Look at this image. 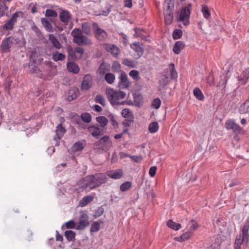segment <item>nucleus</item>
<instances>
[{
    "label": "nucleus",
    "mask_w": 249,
    "mask_h": 249,
    "mask_svg": "<svg viewBox=\"0 0 249 249\" xmlns=\"http://www.w3.org/2000/svg\"><path fill=\"white\" fill-rule=\"evenodd\" d=\"M100 223L97 221L94 222L90 228V231L92 232H97L100 230Z\"/></svg>",
    "instance_id": "46"
},
{
    "label": "nucleus",
    "mask_w": 249,
    "mask_h": 249,
    "mask_svg": "<svg viewBox=\"0 0 249 249\" xmlns=\"http://www.w3.org/2000/svg\"><path fill=\"white\" fill-rule=\"evenodd\" d=\"M36 55V53L35 52L32 51V53L30 55V59L35 63H36V60L35 59Z\"/></svg>",
    "instance_id": "62"
},
{
    "label": "nucleus",
    "mask_w": 249,
    "mask_h": 249,
    "mask_svg": "<svg viewBox=\"0 0 249 249\" xmlns=\"http://www.w3.org/2000/svg\"><path fill=\"white\" fill-rule=\"evenodd\" d=\"M122 63L130 68H135L136 67V64L132 60H129L127 58H124L123 59Z\"/></svg>",
    "instance_id": "45"
},
{
    "label": "nucleus",
    "mask_w": 249,
    "mask_h": 249,
    "mask_svg": "<svg viewBox=\"0 0 249 249\" xmlns=\"http://www.w3.org/2000/svg\"><path fill=\"white\" fill-rule=\"evenodd\" d=\"M130 47L137 53L139 58L142 55L144 50L142 44L140 42H134L130 45Z\"/></svg>",
    "instance_id": "16"
},
{
    "label": "nucleus",
    "mask_w": 249,
    "mask_h": 249,
    "mask_svg": "<svg viewBox=\"0 0 249 249\" xmlns=\"http://www.w3.org/2000/svg\"><path fill=\"white\" fill-rule=\"evenodd\" d=\"M77 224H75L73 220H70L65 223L66 228L68 229H73L76 227Z\"/></svg>",
    "instance_id": "54"
},
{
    "label": "nucleus",
    "mask_w": 249,
    "mask_h": 249,
    "mask_svg": "<svg viewBox=\"0 0 249 249\" xmlns=\"http://www.w3.org/2000/svg\"><path fill=\"white\" fill-rule=\"evenodd\" d=\"M112 71L115 72H118L121 71V65L120 64L114 62L112 66Z\"/></svg>",
    "instance_id": "56"
},
{
    "label": "nucleus",
    "mask_w": 249,
    "mask_h": 249,
    "mask_svg": "<svg viewBox=\"0 0 249 249\" xmlns=\"http://www.w3.org/2000/svg\"><path fill=\"white\" fill-rule=\"evenodd\" d=\"M124 5L125 7L131 8L132 6V0H124Z\"/></svg>",
    "instance_id": "60"
},
{
    "label": "nucleus",
    "mask_w": 249,
    "mask_h": 249,
    "mask_svg": "<svg viewBox=\"0 0 249 249\" xmlns=\"http://www.w3.org/2000/svg\"><path fill=\"white\" fill-rule=\"evenodd\" d=\"M56 135L54 137V140L56 141H58L63 136L66 132V129L62 126L61 124H59L56 129Z\"/></svg>",
    "instance_id": "19"
},
{
    "label": "nucleus",
    "mask_w": 249,
    "mask_h": 249,
    "mask_svg": "<svg viewBox=\"0 0 249 249\" xmlns=\"http://www.w3.org/2000/svg\"><path fill=\"white\" fill-rule=\"evenodd\" d=\"M249 223L247 222L244 225L242 229V235H239L235 239L234 243L235 249L241 248V246L243 243H247L249 240Z\"/></svg>",
    "instance_id": "2"
},
{
    "label": "nucleus",
    "mask_w": 249,
    "mask_h": 249,
    "mask_svg": "<svg viewBox=\"0 0 249 249\" xmlns=\"http://www.w3.org/2000/svg\"><path fill=\"white\" fill-rule=\"evenodd\" d=\"M170 67H171L170 70V74L172 78H177L178 77V74L177 72L174 68V65L173 64H171L170 65Z\"/></svg>",
    "instance_id": "51"
},
{
    "label": "nucleus",
    "mask_w": 249,
    "mask_h": 249,
    "mask_svg": "<svg viewBox=\"0 0 249 249\" xmlns=\"http://www.w3.org/2000/svg\"><path fill=\"white\" fill-rule=\"evenodd\" d=\"M91 178L90 175H89L80 179L78 182L79 188L84 190L89 187L90 189L92 190V183Z\"/></svg>",
    "instance_id": "9"
},
{
    "label": "nucleus",
    "mask_w": 249,
    "mask_h": 249,
    "mask_svg": "<svg viewBox=\"0 0 249 249\" xmlns=\"http://www.w3.org/2000/svg\"><path fill=\"white\" fill-rule=\"evenodd\" d=\"M73 41L79 45H89L91 41L85 36L82 35L80 29H74L72 33Z\"/></svg>",
    "instance_id": "3"
},
{
    "label": "nucleus",
    "mask_w": 249,
    "mask_h": 249,
    "mask_svg": "<svg viewBox=\"0 0 249 249\" xmlns=\"http://www.w3.org/2000/svg\"><path fill=\"white\" fill-rule=\"evenodd\" d=\"M92 135L95 137L98 138V136L100 135V131L98 128H95V130L91 132Z\"/></svg>",
    "instance_id": "59"
},
{
    "label": "nucleus",
    "mask_w": 249,
    "mask_h": 249,
    "mask_svg": "<svg viewBox=\"0 0 249 249\" xmlns=\"http://www.w3.org/2000/svg\"><path fill=\"white\" fill-rule=\"evenodd\" d=\"M81 117L82 120L87 123L90 122L91 120V116L89 113H82L81 114Z\"/></svg>",
    "instance_id": "49"
},
{
    "label": "nucleus",
    "mask_w": 249,
    "mask_h": 249,
    "mask_svg": "<svg viewBox=\"0 0 249 249\" xmlns=\"http://www.w3.org/2000/svg\"><path fill=\"white\" fill-rule=\"evenodd\" d=\"M94 199L93 196L88 195L84 196L79 202V205L81 207L86 206L88 203L92 201Z\"/></svg>",
    "instance_id": "31"
},
{
    "label": "nucleus",
    "mask_w": 249,
    "mask_h": 249,
    "mask_svg": "<svg viewBox=\"0 0 249 249\" xmlns=\"http://www.w3.org/2000/svg\"><path fill=\"white\" fill-rule=\"evenodd\" d=\"M49 39L56 49H60L62 48V45L58 39H57L53 35H49Z\"/></svg>",
    "instance_id": "25"
},
{
    "label": "nucleus",
    "mask_w": 249,
    "mask_h": 249,
    "mask_svg": "<svg viewBox=\"0 0 249 249\" xmlns=\"http://www.w3.org/2000/svg\"><path fill=\"white\" fill-rule=\"evenodd\" d=\"M65 58V55L62 53H60L58 51H56L53 53L52 59L55 62L58 61H62Z\"/></svg>",
    "instance_id": "33"
},
{
    "label": "nucleus",
    "mask_w": 249,
    "mask_h": 249,
    "mask_svg": "<svg viewBox=\"0 0 249 249\" xmlns=\"http://www.w3.org/2000/svg\"><path fill=\"white\" fill-rule=\"evenodd\" d=\"M74 53L76 56L80 58L84 53V50L81 47H77L75 48Z\"/></svg>",
    "instance_id": "57"
},
{
    "label": "nucleus",
    "mask_w": 249,
    "mask_h": 249,
    "mask_svg": "<svg viewBox=\"0 0 249 249\" xmlns=\"http://www.w3.org/2000/svg\"><path fill=\"white\" fill-rule=\"evenodd\" d=\"M239 110L241 114L249 112V97L244 103L240 106Z\"/></svg>",
    "instance_id": "30"
},
{
    "label": "nucleus",
    "mask_w": 249,
    "mask_h": 249,
    "mask_svg": "<svg viewBox=\"0 0 249 249\" xmlns=\"http://www.w3.org/2000/svg\"><path fill=\"white\" fill-rule=\"evenodd\" d=\"M8 7L3 2H0V17L3 16L7 11L8 10Z\"/></svg>",
    "instance_id": "48"
},
{
    "label": "nucleus",
    "mask_w": 249,
    "mask_h": 249,
    "mask_svg": "<svg viewBox=\"0 0 249 249\" xmlns=\"http://www.w3.org/2000/svg\"><path fill=\"white\" fill-rule=\"evenodd\" d=\"M191 225H190L189 231H193L194 232L198 227V225L197 223L194 220H192L191 221Z\"/></svg>",
    "instance_id": "53"
},
{
    "label": "nucleus",
    "mask_w": 249,
    "mask_h": 249,
    "mask_svg": "<svg viewBox=\"0 0 249 249\" xmlns=\"http://www.w3.org/2000/svg\"><path fill=\"white\" fill-rule=\"evenodd\" d=\"M19 42V39L14 36H10L3 39L1 43V49L4 53L10 51V49L13 44H17Z\"/></svg>",
    "instance_id": "7"
},
{
    "label": "nucleus",
    "mask_w": 249,
    "mask_h": 249,
    "mask_svg": "<svg viewBox=\"0 0 249 249\" xmlns=\"http://www.w3.org/2000/svg\"><path fill=\"white\" fill-rule=\"evenodd\" d=\"M45 16L55 18L57 17V13L55 10L47 9L45 11Z\"/></svg>",
    "instance_id": "47"
},
{
    "label": "nucleus",
    "mask_w": 249,
    "mask_h": 249,
    "mask_svg": "<svg viewBox=\"0 0 249 249\" xmlns=\"http://www.w3.org/2000/svg\"><path fill=\"white\" fill-rule=\"evenodd\" d=\"M111 142L109 140V136H105L100 140L95 143L96 146H98L103 149H107L111 146Z\"/></svg>",
    "instance_id": "12"
},
{
    "label": "nucleus",
    "mask_w": 249,
    "mask_h": 249,
    "mask_svg": "<svg viewBox=\"0 0 249 249\" xmlns=\"http://www.w3.org/2000/svg\"><path fill=\"white\" fill-rule=\"evenodd\" d=\"M201 11L204 18L209 20L211 18V12L208 6L205 4L201 5Z\"/></svg>",
    "instance_id": "27"
},
{
    "label": "nucleus",
    "mask_w": 249,
    "mask_h": 249,
    "mask_svg": "<svg viewBox=\"0 0 249 249\" xmlns=\"http://www.w3.org/2000/svg\"><path fill=\"white\" fill-rule=\"evenodd\" d=\"M107 175L111 178L118 179L123 177V172L122 169H118L107 171Z\"/></svg>",
    "instance_id": "17"
},
{
    "label": "nucleus",
    "mask_w": 249,
    "mask_h": 249,
    "mask_svg": "<svg viewBox=\"0 0 249 249\" xmlns=\"http://www.w3.org/2000/svg\"><path fill=\"white\" fill-rule=\"evenodd\" d=\"M103 47L107 52L110 53L114 57H118L120 49L116 45L112 44L106 43L104 45Z\"/></svg>",
    "instance_id": "10"
},
{
    "label": "nucleus",
    "mask_w": 249,
    "mask_h": 249,
    "mask_svg": "<svg viewBox=\"0 0 249 249\" xmlns=\"http://www.w3.org/2000/svg\"><path fill=\"white\" fill-rule=\"evenodd\" d=\"M184 46L185 44L183 42L178 41L174 45L173 51L175 53L178 54L183 50Z\"/></svg>",
    "instance_id": "24"
},
{
    "label": "nucleus",
    "mask_w": 249,
    "mask_h": 249,
    "mask_svg": "<svg viewBox=\"0 0 249 249\" xmlns=\"http://www.w3.org/2000/svg\"><path fill=\"white\" fill-rule=\"evenodd\" d=\"M89 224V217L87 214L83 213L79 217V222L77 223L76 229L77 230L84 229Z\"/></svg>",
    "instance_id": "13"
},
{
    "label": "nucleus",
    "mask_w": 249,
    "mask_h": 249,
    "mask_svg": "<svg viewBox=\"0 0 249 249\" xmlns=\"http://www.w3.org/2000/svg\"><path fill=\"white\" fill-rule=\"evenodd\" d=\"M106 94L109 101L113 106L124 105L125 103L124 100L126 94L122 91L107 89H106Z\"/></svg>",
    "instance_id": "1"
},
{
    "label": "nucleus",
    "mask_w": 249,
    "mask_h": 249,
    "mask_svg": "<svg viewBox=\"0 0 249 249\" xmlns=\"http://www.w3.org/2000/svg\"><path fill=\"white\" fill-rule=\"evenodd\" d=\"M167 225L170 228L175 231H178L181 228V226L179 223L174 222L172 220H169L167 222Z\"/></svg>",
    "instance_id": "35"
},
{
    "label": "nucleus",
    "mask_w": 249,
    "mask_h": 249,
    "mask_svg": "<svg viewBox=\"0 0 249 249\" xmlns=\"http://www.w3.org/2000/svg\"><path fill=\"white\" fill-rule=\"evenodd\" d=\"M19 13L18 12L14 13L11 18L6 21L5 24L1 26L0 28V31L2 32V30L9 31L13 30L14 28L15 24L17 21V19L19 17Z\"/></svg>",
    "instance_id": "8"
},
{
    "label": "nucleus",
    "mask_w": 249,
    "mask_h": 249,
    "mask_svg": "<svg viewBox=\"0 0 249 249\" xmlns=\"http://www.w3.org/2000/svg\"><path fill=\"white\" fill-rule=\"evenodd\" d=\"M194 234V231H187L186 232H185V233H183L182 234L183 238H184V240L185 241L186 240H187L191 238V237L193 236Z\"/></svg>",
    "instance_id": "55"
},
{
    "label": "nucleus",
    "mask_w": 249,
    "mask_h": 249,
    "mask_svg": "<svg viewBox=\"0 0 249 249\" xmlns=\"http://www.w3.org/2000/svg\"><path fill=\"white\" fill-rule=\"evenodd\" d=\"M193 93L194 96L199 101H202L204 99V96L200 90V89L198 88H196L194 89L193 90Z\"/></svg>",
    "instance_id": "36"
},
{
    "label": "nucleus",
    "mask_w": 249,
    "mask_h": 249,
    "mask_svg": "<svg viewBox=\"0 0 249 249\" xmlns=\"http://www.w3.org/2000/svg\"><path fill=\"white\" fill-rule=\"evenodd\" d=\"M32 29L34 31V32H35L38 36L42 34L39 29L36 26H34Z\"/></svg>",
    "instance_id": "61"
},
{
    "label": "nucleus",
    "mask_w": 249,
    "mask_h": 249,
    "mask_svg": "<svg viewBox=\"0 0 249 249\" xmlns=\"http://www.w3.org/2000/svg\"><path fill=\"white\" fill-rule=\"evenodd\" d=\"M92 28L95 38L100 41H104L107 38V34L105 30L99 27L97 23L92 24Z\"/></svg>",
    "instance_id": "5"
},
{
    "label": "nucleus",
    "mask_w": 249,
    "mask_h": 249,
    "mask_svg": "<svg viewBox=\"0 0 249 249\" xmlns=\"http://www.w3.org/2000/svg\"><path fill=\"white\" fill-rule=\"evenodd\" d=\"M65 236L69 241H71L75 239V233L72 231H67L65 232Z\"/></svg>",
    "instance_id": "40"
},
{
    "label": "nucleus",
    "mask_w": 249,
    "mask_h": 249,
    "mask_svg": "<svg viewBox=\"0 0 249 249\" xmlns=\"http://www.w3.org/2000/svg\"><path fill=\"white\" fill-rule=\"evenodd\" d=\"M96 121L99 123L101 126H105L107 125L108 120L107 118L105 116H99L96 118Z\"/></svg>",
    "instance_id": "44"
},
{
    "label": "nucleus",
    "mask_w": 249,
    "mask_h": 249,
    "mask_svg": "<svg viewBox=\"0 0 249 249\" xmlns=\"http://www.w3.org/2000/svg\"><path fill=\"white\" fill-rule=\"evenodd\" d=\"M131 187V182L125 181L120 185V189L122 192H125L130 189Z\"/></svg>",
    "instance_id": "37"
},
{
    "label": "nucleus",
    "mask_w": 249,
    "mask_h": 249,
    "mask_svg": "<svg viewBox=\"0 0 249 249\" xmlns=\"http://www.w3.org/2000/svg\"><path fill=\"white\" fill-rule=\"evenodd\" d=\"M86 144L85 141H81L76 142L73 144L72 149L74 151L82 150Z\"/></svg>",
    "instance_id": "23"
},
{
    "label": "nucleus",
    "mask_w": 249,
    "mask_h": 249,
    "mask_svg": "<svg viewBox=\"0 0 249 249\" xmlns=\"http://www.w3.org/2000/svg\"><path fill=\"white\" fill-rule=\"evenodd\" d=\"M82 32L86 35H89L91 33L90 26L89 23L85 22L82 26Z\"/></svg>",
    "instance_id": "42"
},
{
    "label": "nucleus",
    "mask_w": 249,
    "mask_h": 249,
    "mask_svg": "<svg viewBox=\"0 0 249 249\" xmlns=\"http://www.w3.org/2000/svg\"><path fill=\"white\" fill-rule=\"evenodd\" d=\"M94 109L97 112H101L102 110V107L98 105L94 106Z\"/></svg>",
    "instance_id": "64"
},
{
    "label": "nucleus",
    "mask_w": 249,
    "mask_h": 249,
    "mask_svg": "<svg viewBox=\"0 0 249 249\" xmlns=\"http://www.w3.org/2000/svg\"><path fill=\"white\" fill-rule=\"evenodd\" d=\"M129 75L135 81H138L140 79L139 72L137 70H131L129 72Z\"/></svg>",
    "instance_id": "38"
},
{
    "label": "nucleus",
    "mask_w": 249,
    "mask_h": 249,
    "mask_svg": "<svg viewBox=\"0 0 249 249\" xmlns=\"http://www.w3.org/2000/svg\"><path fill=\"white\" fill-rule=\"evenodd\" d=\"M191 7V4L189 3L187 6L182 7L178 19V21L182 22L185 26L188 25L189 23Z\"/></svg>",
    "instance_id": "6"
},
{
    "label": "nucleus",
    "mask_w": 249,
    "mask_h": 249,
    "mask_svg": "<svg viewBox=\"0 0 249 249\" xmlns=\"http://www.w3.org/2000/svg\"><path fill=\"white\" fill-rule=\"evenodd\" d=\"M71 18V14L67 10H63L59 14V18L60 20L66 24H68V23L70 20Z\"/></svg>",
    "instance_id": "18"
},
{
    "label": "nucleus",
    "mask_w": 249,
    "mask_h": 249,
    "mask_svg": "<svg viewBox=\"0 0 249 249\" xmlns=\"http://www.w3.org/2000/svg\"><path fill=\"white\" fill-rule=\"evenodd\" d=\"M249 78V67L243 71L242 74L239 77V80L242 84H245Z\"/></svg>",
    "instance_id": "26"
},
{
    "label": "nucleus",
    "mask_w": 249,
    "mask_h": 249,
    "mask_svg": "<svg viewBox=\"0 0 249 249\" xmlns=\"http://www.w3.org/2000/svg\"><path fill=\"white\" fill-rule=\"evenodd\" d=\"M166 24H170L173 20V12H163Z\"/></svg>",
    "instance_id": "32"
},
{
    "label": "nucleus",
    "mask_w": 249,
    "mask_h": 249,
    "mask_svg": "<svg viewBox=\"0 0 249 249\" xmlns=\"http://www.w3.org/2000/svg\"><path fill=\"white\" fill-rule=\"evenodd\" d=\"M92 78L91 75L88 74L84 76L83 80L81 84V89L87 90L89 89L92 86Z\"/></svg>",
    "instance_id": "15"
},
{
    "label": "nucleus",
    "mask_w": 249,
    "mask_h": 249,
    "mask_svg": "<svg viewBox=\"0 0 249 249\" xmlns=\"http://www.w3.org/2000/svg\"><path fill=\"white\" fill-rule=\"evenodd\" d=\"M182 35V32L180 29H175L173 33L172 36L174 39L180 38Z\"/></svg>",
    "instance_id": "50"
},
{
    "label": "nucleus",
    "mask_w": 249,
    "mask_h": 249,
    "mask_svg": "<svg viewBox=\"0 0 249 249\" xmlns=\"http://www.w3.org/2000/svg\"><path fill=\"white\" fill-rule=\"evenodd\" d=\"M67 69L69 71L74 74L78 73L80 70L78 66L73 62L67 63Z\"/></svg>",
    "instance_id": "22"
},
{
    "label": "nucleus",
    "mask_w": 249,
    "mask_h": 249,
    "mask_svg": "<svg viewBox=\"0 0 249 249\" xmlns=\"http://www.w3.org/2000/svg\"><path fill=\"white\" fill-rule=\"evenodd\" d=\"M90 177L92 183L91 189L99 187L102 184L105 183L107 180L106 175L104 173H96L95 175H90Z\"/></svg>",
    "instance_id": "4"
},
{
    "label": "nucleus",
    "mask_w": 249,
    "mask_h": 249,
    "mask_svg": "<svg viewBox=\"0 0 249 249\" xmlns=\"http://www.w3.org/2000/svg\"><path fill=\"white\" fill-rule=\"evenodd\" d=\"M225 127L228 130H232L234 133H240L241 130V127L231 120H228L225 123Z\"/></svg>",
    "instance_id": "14"
},
{
    "label": "nucleus",
    "mask_w": 249,
    "mask_h": 249,
    "mask_svg": "<svg viewBox=\"0 0 249 249\" xmlns=\"http://www.w3.org/2000/svg\"><path fill=\"white\" fill-rule=\"evenodd\" d=\"M95 101L96 103L100 104L103 106L106 105V100L105 97L102 95H97L95 97Z\"/></svg>",
    "instance_id": "43"
},
{
    "label": "nucleus",
    "mask_w": 249,
    "mask_h": 249,
    "mask_svg": "<svg viewBox=\"0 0 249 249\" xmlns=\"http://www.w3.org/2000/svg\"><path fill=\"white\" fill-rule=\"evenodd\" d=\"M174 239L179 242L185 241L182 234L179 236L174 237Z\"/></svg>",
    "instance_id": "63"
},
{
    "label": "nucleus",
    "mask_w": 249,
    "mask_h": 249,
    "mask_svg": "<svg viewBox=\"0 0 249 249\" xmlns=\"http://www.w3.org/2000/svg\"><path fill=\"white\" fill-rule=\"evenodd\" d=\"M110 70V65L105 62H103L98 69V73L101 75H103Z\"/></svg>",
    "instance_id": "21"
},
{
    "label": "nucleus",
    "mask_w": 249,
    "mask_h": 249,
    "mask_svg": "<svg viewBox=\"0 0 249 249\" xmlns=\"http://www.w3.org/2000/svg\"><path fill=\"white\" fill-rule=\"evenodd\" d=\"M157 167L156 166H152L151 167L149 170V174L151 177H154L156 174L157 171Z\"/></svg>",
    "instance_id": "58"
},
{
    "label": "nucleus",
    "mask_w": 249,
    "mask_h": 249,
    "mask_svg": "<svg viewBox=\"0 0 249 249\" xmlns=\"http://www.w3.org/2000/svg\"><path fill=\"white\" fill-rule=\"evenodd\" d=\"M41 23L47 31L49 32H53V31L52 25L45 18H42L41 19Z\"/></svg>",
    "instance_id": "28"
},
{
    "label": "nucleus",
    "mask_w": 249,
    "mask_h": 249,
    "mask_svg": "<svg viewBox=\"0 0 249 249\" xmlns=\"http://www.w3.org/2000/svg\"><path fill=\"white\" fill-rule=\"evenodd\" d=\"M159 128V125L157 122H153L150 123L148 126V130L151 133L157 132Z\"/></svg>",
    "instance_id": "34"
},
{
    "label": "nucleus",
    "mask_w": 249,
    "mask_h": 249,
    "mask_svg": "<svg viewBox=\"0 0 249 249\" xmlns=\"http://www.w3.org/2000/svg\"><path fill=\"white\" fill-rule=\"evenodd\" d=\"M122 116L125 118L131 120L133 118L132 113L130 111V109L128 108H124L122 111Z\"/></svg>",
    "instance_id": "39"
},
{
    "label": "nucleus",
    "mask_w": 249,
    "mask_h": 249,
    "mask_svg": "<svg viewBox=\"0 0 249 249\" xmlns=\"http://www.w3.org/2000/svg\"><path fill=\"white\" fill-rule=\"evenodd\" d=\"M118 86L121 89H126L129 86L127 75L124 71H121L119 76Z\"/></svg>",
    "instance_id": "11"
},
{
    "label": "nucleus",
    "mask_w": 249,
    "mask_h": 249,
    "mask_svg": "<svg viewBox=\"0 0 249 249\" xmlns=\"http://www.w3.org/2000/svg\"><path fill=\"white\" fill-rule=\"evenodd\" d=\"M79 90L77 88H73L69 90L68 92V100L70 101L76 99L77 97V94Z\"/></svg>",
    "instance_id": "29"
},
{
    "label": "nucleus",
    "mask_w": 249,
    "mask_h": 249,
    "mask_svg": "<svg viewBox=\"0 0 249 249\" xmlns=\"http://www.w3.org/2000/svg\"><path fill=\"white\" fill-rule=\"evenodd\" d=\"M105 78L107 83L111 84L115 79V76L113 74L108 72L106 73Z\"/></svg>",
    "instance_id": "41"
},
{
    "label": "nucleus",
    "mask_w": 249,
    "mask_h": 249,
    "mask_svg": "<svg viewBox=\"0 0 249 249\" xmlns=\"http://www.w3.org/2000/svg\"><path fill=\"white\" fill-rule=\"evenodd\" d=\"M174 2L173 0H165L163 3V12H173Z\"/></svg>",
    "instance_id": "20"
},
{
    "label": "nucleus",
    "mask_w": 249,
    "mask_h": 249,
    "mask_svg": "<svg viewBox=\"0 0 249 249\" xmlns=\"http://www.w3.org/2000/svg\"><path fill=\"white\" fill-rule=\"evenodd\" d=\"M161 105V101L159 98H156L152 103V106L155 109L159 108Z\"/></svg>",
    "instance_id": "52"
}]
</instances>
